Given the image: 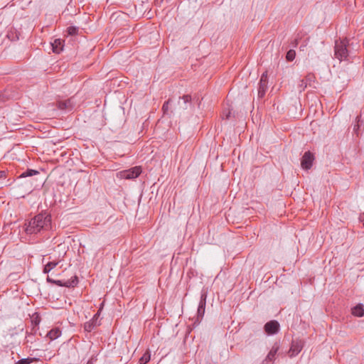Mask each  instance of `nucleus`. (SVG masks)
Here are the masks:
<instances>
[{
	"label": "nucleus",
	"mask_w": 364,
	"mask_h": 364,
	"mask_svg": "<svg viewBox=\"0 0 364 364\" xmlns=\"http://www.w3.org/2000/svg\"><path fill=\"white\" fill-rule=\"evenodd\" d=\"M150 353L146 351L139 359V364H146L150 360Z\"/></svg>",
	"instance_id": "obj_20"
},
{
	"label": "nucleus",
	"mask_w": 364,
	"mask_h": 364,
	"mask_svg": "<svg viewBox=\"0 0 364 364\" xmlns=\"http://www.w3.org/2000/svg\"><path fill=\"white\" fill-rule=\"evenodd\" d=\"M314 156L311 151H306L301 161V166L303 169L309 170L311 168Z\"/></svg>",
	"instance_id": "obj_7"
},
{
	"label": "nucleus",
	"mask_w": 364,
	"mask_h": 364,
	"mask_svg": "<svg viewBox=\"0 0 364 364\" xmlns=\"http://www.w3.org/2000/svg\"><path fill=\"white\" fill-rule=\"evenodd\" d=\"M302 349V346L299 343H293L289 350L290 356L297 355Z\"/></svg>",
	"instance_id": "obj_15"
},
{
	"label": "nucleus",
	"mask_w": 364,
	"mask_h": 364,
	"mask_svg": "<svg viewBox=\"0 0 364 364\" xmlns=\"http://www.w3.org/2000/svg\"><path fill=\"white\" fill-rule=\"evenodd\" d=\"M193 107L192 97L190 95H184L183 97H180L178 100L177 107H175V110L178 112L191 109Z\"/></svg>",
	"instance_id": "obj_3"
},
{
	"label": "nucleus",
	"mask_w": 364,
	"mask_h": 364,
	"mask_svg": "<svg viewBox=\"0 0 364 364\" xmlns=\"http://www.w3.org/2000/svg\"><path fill=\"white\" fill-rule=\"evenodd\" d=\"M305 46H306V44H305V45H302V46H301L300 49H301V50H304V48Z\"/></svg>",
	"instance_id": "obj_32"
},
{
	"label": "nucleus",
	"mask_w": 364,
	"mask_h": 364,
	"mask_svg": "<svg viewBox=\"0 0 364 364\" xmlns=\"http://www.w3.org/2000/svg\"><path fill=\"white\" fill-rule=\"evenodd\" d=\"M278 350H279V346L277 343H275L272 346V348L270 350V351L269 352V353L267 354L266 358L263 360V363H264L266 362L267 363L268 361H269V362L274 361L275 359V355H276Z\"/></svg>",
	"instance_id": "obj_11"
},
{
	"label": "nucleus",
	"mask_w": 364,
	"mask_h": 364,
	"mask_svg": "<svg viewBox=\"0 0 364 364\" xmlns=\"http://www.w3.org/2000/svg\"><path fill=\"white\" fill-rule=\"evenodd\" d=\"M47 281L48 282L55 284L59 287H75L78 284V279H77V276H74L71 279H68L66 281L53 280V279H50L49 277H48Z\"/></svg>",
	"instance_id": "obj_6"
},
{
	"label": "nucleus",
	"mask_w": 364,
	"mask_h": 364,
	"mask_svg": "<svg viewBox=\"0 0 364 364\" xmlns=\"http://www.w3.org/2000/svg\"><path fill=\"white\" fill-rule=\"evenodd\" d=\"M99 311L93 316V318L84 323V330L87 332H91L95 328L100 326L98 322Z\"/></svg>",
	"instance_id": "obj_10"
},
{
	"label": "nucleus",
	"mask_w": 364,
	"mask_h": 364,
	"mask_svg": "<svg viewBox=\"0 0 364 364\" xmlns=\"http://www.w3.org/2000/svg\"><path fill=\"white\" fill-rule=\"evenodd\" d=\"M78 29V27L76 26H69L67 28L66 31L70 36H75L77 34Z\"/></svg>",
	"instance_id": "obj_23"
},
{
	"label": "nucleus",
	"mask_w": 364,
	"mask_h": 364,
	"mask_svg": "<svg viewBox=\"0 0 364 364\" xmlns=\"http://www.w3.org/2000/svg\"><path fill=\"white\" fill-rule=\"evenodd\" d=\"M280 325L276 320H272L265 323L264 326V331L268 335H274L279 332Z\"/></svg>",
	"instance_id": "obj_8"
},
{
	"label": "nucleus",
	"mask_w": 364,
	"mask_h": 364,
	"mask_svg": "<svg viewBox=\"0 0 364 364\" xmlns=\"http://www.w3.org/2000/svg\"><path fill=\"white\" fill-rule=\"evenodd\" d=\"M206 298H207V291L203 290L201 291L200 300V301H206Z\"/></svg>",
	"instance_id": "obj_26"
},
{
	"label": "nucleus",
	"mask_w": 364,
	"mask_h": 364,
	"mask_svg": "<svg viewBox=\"0 0 364 364\" xmlns=\"http://www.w3.org/2000/svg\"><path fill=\"white\" fill-rule=\"evenodd\" d=\"M268 88V76L267 73L264 72L260 77L258 84V98L262 99L264 97Z\"/></svg>",
	"instance_id": "obj_5"
},
{
	"label": "nucleus",
	"mask_w": 364,
	"mask_h": 364,
	"mask_svg": "<svg viewBox=\"0 0 364 364\" xmlns=\"http://www.w3.org/2000/svg\"><path fill=\"white\" fill-rule=\"evenodd\" d=\"M360 218V221H363V220H362V215H360V218Z\"/></svg>",
	"instance_id": "obj_33"
},
{
	"label": "nucleus",
	"mask_w": 364,
	"mask_h": 364,
	"mask_svg": "<svg viewBox=\"0 0 364 364\" xmlns=\"http://www.w3.org/2000/svg\"><path fill=\"white\" fill-rule=\"evenodd\" d=\"M97 360V356H92L90 359L88 360L87 364H94V362Z\"/></svg>",
	"instance_id": "obj_27"
},
{
	"label": "nucleus",
	"mask_w": 364,
	"mask_h": 364,
	"mask_svg": "<svg viewBox=\"0 0 364 364\" xmlns=\"http://www.w3.org/2000/svg\"><path fill=\"white\" fill-rule=\"evenodd\" d=\"M61 335V331L59 328H54L50 330L47 336L49 337L50 340H55L58 338Z\"/></svg>",
	"instance_id": "obj_16"
},
{
	"label": "nucleus",
	"mask_w": 364,
	"mask_h": 364,
	"mask_svg": "<svg viewBox=\"0 0 364 364\" xmlns=\"http://www.w3.org/2000/svg\"><path fill=\"white\" fill-rule=\"evenodd\" d=\"M141 173V168L140 166H135L128 170L123 171L122 176L127 179H133L138 177Z\"/></svg>",
	"instance_id": "obj_9"
},
{
	"label": "nucleus",
	"mask_w": 364,
	"mask_h": 364,
	"mask_svg": "<svg viewBox=\"0 0 364 364\" xmlns=\"http://www.w3.org/2000/svg\"><path fill=\"white\" fill-rule=\"evenodd\" d=\"M34 360H36V358H22L17 362H16L14 364H31Z\"/></svg>",
	"instance_id": "obj_22"
},
{
	"label": "nucleus",
	"mask_w": 364,
	"mask_h": 364,
	"mask_svg": "<svg viewBox=\"0 0 364 364\" xmlns=\"http://www.w3.org/2000/svg\"><path fill=\"white\" fill-rule=\"evenodd\" d=\"M204 314H205V309H201V308L198 307L197 319L198 320L201 319L203 317Z\"/></svg>",
	"instance_id": "obj_25"
},
{
	"label": "nucleus",
	"mask_w": 364,
	"mask_h": 364,
	"mask_svg": "<svg viewBox=\"0 0 364 364\" xmlns=\"http://www.w3.org/2000/svg\"><path fill=\"white\" fill-rule=\"evenodd\" d=\"M348 46V41L346 38L335 41L334 55L340 61L347 60L349 53Z\"/></svg>",
	"instance_id": "obj_2"
},
{
	"label": "nucleus",
	"mask_w": 364,
	"mask_h": 364,
	"mask_svg": "<svg viewBox=\"0 0 364 364\" xmlns=\"http://www.w3.org/2000/svg\"><path fill=\"white\" fill-rule=\"evenodd\" d=\"M50 225V215L46 213H41L36 215L25 223L24 230L28 235L37 234L41 230H48Z\"/></svg>",
	"instance_id": "obj_1"
},
{
	"label": "nucleus",
	"mask_w": 364,
	"mask_h": 364,
	"mask_svg": "<svg viewBox=\"0 0 364 364\" xmlns=\"http://www.w3.org/2000/svg\"><path fill=\"white\" fill-rule=\"evenodd\" d=\"M170 102H171V99H168L167 101H166L164 103V105L162 106V110H163L164 114H168V109H169L168 105H169Z\"/></svg>",
	"instance_id": "obj_24"
},
{
	"label": "nucleus",
	"mask_w": 364,
	"mask_h": 364,
	"mask_svg": "<svg viewBox=\"0 0 364 364\" xmlns=\"http://www.w3.org/2000/svg\"><path fill=\"white\" fill-rule=\"evenodd\" d=\"M296 57V52L293 49H290L289 51H287L286 55V59L287 61H293Z\"/></svg>",
	"instance_id": "obj_21"
},
{
	"label": "nucleus",
	"mask_w": 364,
	"mask_h": 364,
	"mask_svg": "<svg viewBox=\"0 0 364 364\" xmlns=\"http://www.w3.org/2000/svg\"><path fill=\"white\" fill-rule=\"evenodd\" d=\"M6 100L5 95L3 93H0V102H4Z\"/></svg>",
	"instance_id": "obj_29"
},
{
	"label": "nucleus",
	"mask_w": 364,
	"mask_h": 364,
	"mask_svg": "<svg viewBox=\"0 0 364 364\" xmlns=\"http://www.w3.org/2000/svg\"><path fill=\"white\" fill-rule=\"evenodd\" d=\"M352 314L355 316L361 317L364 316V306L363 304H358L352 309Z\"/></svg>",
	"instance_id": "obj_13"
},
{
	"label": "nucleus",
	"mask_w": 364,
	"mask_h": 364,
	"mask_svg": "<svg viewBox=\"0 0 364 364\" xmlns=\"http://www.w3.org/2000/svg\"><path fill=\"white\" fill-rule=\"evenodd\" d=\"M361 117H362L361 114H360L359 116H357L356 124H354V127H353V132L356 134L357 136H358L360 134L359 129H360V127L363 122Z\"/></svg>",
	"instance_id": "obj_18"
},
{
	"label": "nucleus",
	"mask_w": 364,
	"mask_h": 364,
	"mask_svg": "<svg viewBox=\"0 0 364 364\" xmlns=\"http://www.w3.org/2000/svg\"><path fill=\"white\" fill-rule=\"evenodd\" d=\"M316 81V77L314 73H308L304 79L301 80L300 83L298 85V90L300 92H303L307 86L311 87L313 88H316V85H314Z\"/></svg>",
	"instance_id": "obj_4"
},
{
	"label": "nucleus",
	"mask_w": 364,
	"mask_h": 364,
	"mask_svg": "<svg viewBox=\"0 0 364 364\" xmlns=\"http://www.w3.org/2000/svg\"><path fill=\"white\" fill-rule=\"evenodd\" d=\"M205 304H206V301H200L198 307L205 309Z\"/></svg>",
	"instance_id": "obj_28"
},
{
	"label": "nucleus",
	"mask_w": 364,
	"mask_h": 364,
	"mask_svg": "<svg viewBox=\"0 0 364 364\" xmlns=\"http://www.w3.org/2000/svg\"><path fill=\"white\" fill-rule=\"evenodd\" d=\"M39 173V171L34 169L28 168L25 171H23L21 175L20 178H26V177H30L35 175H37Z\"/></svg>",
	"instance_id": "obj_17"
},
{
	"label": "nucleus",
	"mask_w": 364,
	"mask_h": 364,
	"mask_svg": "<svg viewBox=\"0 0 364 364\" xmlns=\"http://www.w3.org/2000/svg\"><path fill=\"white\" fill-rule=\"evenodd\" d=\"M58 264V261L48 262L47 264H46L44 265L43 269V272L44 274H48L53 269H54Z\"/></svg>",
	"instance_id": "obj_14"
},
{
	"label": "nucleus",
	"mask_w": 364,
	"mask_h": 364,
	"mask_svg": "<svg viewBox=\"0 0 364 364\" xmlns=\"http://www.w3.org/2000/svg\"><path fill=\"white\" fill-rule=\"evenodd\" d=\"M223 116H225V119H229L230 117L231 112H230V111H228V112L227 114L223 112Z\"/></svg>",
	"instance_id": "obj_30"
},
{
	"label": "nucleus",
	"mask_w": 364,
	"mask_h": 364,
	"mask_svg": "<svg viewBox=\"0 0 364 364\" xmlns=\"http://www.w3.org/2000/svg\"><path fill=\"white\" fill-rule=\"evenodd\" d=\"M51 46L53 53H60L63 49V41L59 38L55 39L54 41L51 43Z\"/></svg>",
	"instance_id": "obj_12"
},
{
	"label": "nucleus",
	"mask_w": 364,
	"mask_h": 364,
	"mask_svg": "<svg viewBox=\"0 0 364 364\" xmlns=\"http://www.w3.org/2000/svg\"><path fill=\"white\" fill-rule=\"evenodd\" d=\"M70 107V100L60 101L58 102V107L60 109H66Z\"/></svg>",
	"instance_id": "obj_19"
},
{
	"label": "nucleus",
	"mask_w": 364,
	"mask_h": 364,
	"mask_svg": "<svg viewBox=\"0 0 364 364\" xmlns=\"http://www.w3.org/2000/svg\"><path fill=\"white\" fill-rule=\"evenodd\" d=\"M292 45L294 47H296L298 45V38H296L294 42H292Z\"/></svg>",
	"instance_id": "obj_31"
}]
</instances>
